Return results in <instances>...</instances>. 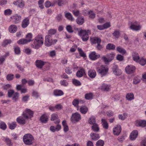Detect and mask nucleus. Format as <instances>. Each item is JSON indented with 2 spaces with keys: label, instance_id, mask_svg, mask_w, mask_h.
Instances as JSON below:
<instances>
[{
  "label": "nucleus",
  "instance_id": "1",
  "mask_svg": "<svg viewBox=\"0 0 146 146\" xmlns=\"http://www.w3.org/2000/svg\"><path fill=\"white\" fill-rule=\"evenodd\" d=\"M43 42L44 39L42 35H38L35 38L32 47L36 49H38L42 46Z\"/></svg>",
  "mask_w": 146,
  "mask_h": 146
},
{
  "label": "nucleus",
  "instance_id": "2",
  "mask_svg": "<svg viewBox=\"0 0 146 146\" xmlns=\"http://www.w3.org/2000/svg\"><path fill=\"white\" fill-rule=\"evenodd\" d=\"M91 33V31L89 30H84L81 29L78 31V35L81 37L82 40L84 41H87L89 39V35Z\"/></svg>",
  "mask_w": 146,
  "mask_h": 146
},
{
  "label": "nucleus",
  "instance_id": "3",
  "mask_svg": "<svg viewBox=\"0 0 146 146\" xmlns=\"http://www.w3.org/2000/svg\"><path fill=\"white\" fill-rule=\"evenodd\" d=\"M23 139L25 144L27 145H30L33 143L34 138L31 135L28 133L24 135Z\"/></svg>",
  "mask_w": 146,
  "mask_h": 146
},
{
  "label": "nucleus",
  "instance_id": "4",
  "mask_svg": "<svg viewBox=\"0 0 146 146\" xmlns=\"http://www.w3.org/2000/svg\"><path fill=\"white\" fill-rule=\"evenodd\" d=\"M141 26L138 22L135 21L131 23L129 27L133 31H138L141 29Z\"/></svg>",
  "mask_w": 146,
  "mask_h": 146
},
{
  "label": "nucleus",
  "instance_id": "5",
  "mask_svg": "<svg viewBox=\"0 0 146 146\" xmlns=\"http://www.w3.org/2000/svg\"><path fill=\"white\" fill-rule=\"evenodd\" d=\"M115 55L114 53H111L107 54L106 57L105 56H103L102 58V59L106 63L107 62H111L113 60Z\"/></svg>",
  "mask_w": 146,
  "mask_h": 146
},
{
  "label": "nucleus",
  "instance_id": "6",
  "mask_svg": "<svg viewBox=\"0 0 146 146\" xmlns=\"http://www.w3.org/2000/svg\"><path fill=\"white\" fill-rule=\"evenodd\" d=\"M108 68L104 65H102L100 68H98L97 71L101 74L102 76L106 75L108 71Z\"/></svg>",
  "mask_w": 146,
  "mask_h": 146
},
{
  "label": "nucleus",
  "instance_id": "7",
  "mask_svg": "<svg viewBox=\"0 0 146 146\" xmlns=\"http://www.w3.org/2000/svg\"><path fill=\"white\" fill-rule=\"evenodd\" d=\"M25 112L23 114V118L27 119L31 118L33 117V112L30 109H27L25 110Z\"/></svg>",
  "mask_w": 146,
  "mask_h": 146
},
{
  "label": "nucleus",
  "instance_id": "8",
  "mask_svg": "<svg viewBox=\"0 0 146 146\" xmlns=\"http://www.w3.org/2000/svg\"><path fill=\"white\" fill-rule=\"evenodd\" d=\"M135 67L131 65H128L125 68L126 72L128 74H131L134 73L135 70Z\"/></svg>",
  "mask_w": 146,
  "mask_h": 146
},
{
  "label": "nucleus",
  "instance_id": "9",
  "mask_svg": "<svg viewBox=\"0 0 146 146\" xmlns=\"http://www.w3.org/2000/svg\"><path fill=\"white\" fill-rule=\"evenodd\" d=\"M45 44L46 46H50L53 44V40L50 35H47L45 37Z\"/></svg>",
  "mask_w": 146,
  "mask_h": 146
},
{
  "label": "nucleus",
  "instance_id": "10",
  "mask_svg": "<svg viewBox=\"0 0 146 146\" xmlns=\"http://www.w3.org/2000/svg\"><path fill=\"white\" fill-rule=\"evenodd\" d=\"M121 131V126L117 125L114 127L113 129V132L114 135L118 136L120 134Z\"/></svg>",
  "mask_w": 146,
  "mask_h": 146
},
{
  "label": "nucleus",
  "instance_id": "11",
  "mask_svg": "<svg viewBox=\"0 0 146 146\" xmlns=\"http://www.w3.org/2000/svg\"><path fill=\"white\" fill-rule=\"evenodd\" d=\"M10 18L12 19L13 21L16 24L20 22L21 19V16L20 15L15 14L11 17Z\"/></svg>",
  "mask_w": 146,
  "mask_h": 146
},
{
  "label": "nucleus",
  "instance_id": "12",
  "mask_svg": "<svg viewBox=\"0 0 146 146\" xmlns=\"http://www.w3.org/2000/svg\"><path fill=\"white\" fill-rule=\"evenodd\" d=\"M135 125L137 127H144L146 126V121L144 120H137L135 122Z\"/></svg>",
  "mask_w": 146,
  "mask_h": 146
},
{
  "label": "nucleus",
  "instance_id": "13",
  "mask_svg": "<svg viewBox=\"0 0 146 146\" xmlns=\"http://www.w3.org/2000/svg\"><path fill=\"white\" fill-rule=\"evenodd\" d=\"M90 58L92 60H95L100 57V54H98L96 52L93 51L90 53L89 55Z\"/></svg>",
  "mask_w": 146,
  "mask_h": 146
},
{
  "label": "nucleus",
  "instance_id": "14",
  "mask_svg": "<svg viewBox=\"0 0 146 146\" xmlns=\"http://www.w3.org/2000/svg\"><path fill=\"white\" fill-rule=\"evenodd\" d=\"M113 74L115 75L119 76L121 73V70L118 69L117 66L115 65L113 66Z\"/></svg>",
  "mask_w": 146,
  "mask_h": 146
},
{
  "label": "nucleus",
  "instance_id": "15",
  "mask_svg": "<svg viewBox=\"0 0 146 146\" xmlns=\"http://www.w3.org/2000/svg\"><path fill=\"white\" fill-rule=\"evenodd\" d=\"M46 62L41 60H37L35 62V65L38 68L41 69L45 64Z\"/></svg>",
  "mask_w": 146,
  "mask_h": 146
},
{
  "label": "nucleus",
  "instance_id": "16",
  "mask_svg": "<svg viewBox=\"0 0 146 146\" xmlns=\"http://www.w3.org/2000/svg\"><path fill=\"white\" fill-rule=\"evenodd\" d=\"M13 4L20 8L23 7L25 5L24 1L22 0H19L16 1H14L13 2Z\"/></svg>",
  "mask_w": 146,
  "mask_h": 146
},
{
  "label": "nucleus",
  "instance_id": "17",
  "mask_svg": "<svg viewBox=\"0 0 146 146\" xmlns=\"http://www.w3.org/2000/svg\"><path fill=\"white\" fill-rule=\"evenodd\" d=\"M61 127L60 125L58 124L56 127L54 126H51L50 127V129L51 131L54 132L59 131L61 129Z\"/></svg>",
  "mask_w": 146,
  "mask_h": 146
},
{
  "label": "nucleus",
  "instance_id": "18",
  "mask_svg": "<svg viewBox=\"0 0 146 146\" xmlns=\"http://www.w3.org/2000/svg\"><path fill=\"white\" fill-rule=\"evenodd\" d=\"M138 132L137 130H134L131 133L130 135V138L131 140H133L135 139L138 135Z\"/></svg>",
  "mask_w": 146,
  "mask_h": 146
},
{
  "label": "nucleus",
  "instance_id": "19",
  "mask_svg": "<svg viewBox=\"0 0 146 146\" xmlns=\"http://www.w3.org/2000/svg\"><path fill=\"white\" fill-rule=\"evenodd\" d=\"M29 19L28 18H25L23 19L22 24V27L23 28L26 27L29 24Z\"/></svg>",
  "mask_w": 146,
  "mask_h": 146
},
{
  "label": "nucleus",
  "instance_id": "20",
  "mask_svg": "<svg viewBox=\"0 0 146 146\" xmlns=\"http://www.w3.org/2000/svg\"><path fill=\"white\" fill-rule=\"evenodd\" d=\"M17 29V27L15 25H11L9 28V31L12 33H14L16 32Z\"/></svg>",
  "mask_w": 146,
  "mask_h": 146
},
{
  "label": "nucleus",
  "instance_id": "21",
  "mask_svg": "<svg viewBox=\"0 0 146 146\" xmlns=\"http://www.w3.org/2000/svg\"><path fill=\"white\" fill-rule=\"evenodd\" d=\"M88 74L90 78H94L96 76V73L94 70H90L88 71Z\"/></svg>",
  "mask_w": 146,
  "mask_h": 146
},
{
  "label": "nucleus",
  "instance_id": "22",
  "mask_svg": "<svg viewBox=\"0 0 146 146\" xmlns=\"http://www.w3.org/2000/svg\"><path fill=\"white\" fill-rule=\"evenodd\" d=\"M90 136L92 139L94 141L97 140L100 138L99 135L96 133H91L90 134Z\"/></svg>",
  "mask_w": 146,
  "mask_h": 146
},
{
  "label": "nucleus",
  "instance_id": "23",
  "mask_svg": "<svg viewBox=\"0 0 146 146\" xmlns=\"http://www.w3.org/2000/svg\"><path fill=\"white\" fill-rule=\"evenodd\" d=\"M84 20L83 17L79 16L76 20L77 23L80 25H82L84 22Z\"/></svg>",
  "mask_w": 146,
  "mask_h": 146
},
{
  "label": "nucleus",
  "instance_id": "24",
  "mask_svg": "<svg viewBox=\"0 0 146 146\" xmlns=\"http://www.w3.org/2000/svg\"><path fill=\"white\" fill-rule=\"evenodd\" d=\"M85 74V70L82 68L78 71L76 73V76L78 77H81Z\"/></svg>",
  "mask_w": 146,
  "mask_h": 146
},
{
  "label": "nucleus",
  "instance_id": "25",
  "mask_svg": "<svg viewBox=\"0 0 146 146\" xmlns=\"http://www.w3.org/2000/svg\"><path fill=\"white\" fill-rule=\"evenodd\" d=\"M102 125L103 128L105 129H108L109 127V125L105 119H102Z\"/></svg>",
  "mask_w": 146,
  "mask_h": 146
},
{
  "label": "nucleus",
  "instance_id": "26",
  "mask_svg": "<svg viewBox=\"0 0 146 146\" xmlns=\"http://www.w3.org/2000/svg\"><path fill=\"white\" fill-rule=\"evenodd\" d=\"M91 41L93 44L100 43L101 41V40L97 37H94L91 38Z\"/></svg>",
  "mask_w": 146,
  "mask_h": 146
},
{
  "label": "nucleus",
  "instance_id": "27",
  "mask_svg": "<svg viewBox=\"0 0 146 146\" xmlns=\"http://www.w3.org/2000/svg\"><path fill=\"white\" fill-rule=\"evenodd\" d=\"M9 128L11 130L14 129L16 127L17 125L15 122H13L8 124Z\"/></svg>",
  "mask_w": 146,
  "mask_h": 146
},
{
  "label": "nucleus",
  "instance_id": "28",
  "mask_svg": "<svg viewBox=\"0 0 146 146\" xmlns=\"http://www.w3.org/2000/svg\"><path fill=\"white\" fill-rule=\"evenodd\" d=\"M65 17L69 20L73 21L74 20V18L72 17L71 14L69 12H64Z\"/></svg>",
  "mask_w": 146,
  "mask_h": 146
},
{
  "label": "nucleus",
  "instance_id": "29",
  "mask_svg": "<svg viewBox=\"0 0 146 146\" xmlns=\"http://www.w3.org/2000/svg\"><path fill=\"white\" fill-rule=\"evenodd\" d=\"M101 89L103 91H108L110 89V86L107 84H103L102 85Z\"/></svg>",
  "mask_w": 146,
  "mask_h": 146
},
{
  "label": "nucleus",
  "instance_id": "30",
  "mask_svg": "<svg viewBox=\"0 0 146 146\" xmlns=\"http://www.w3.org/2000/svg\"><path fill=\"white\" fill-rule=\"evenodd\" d=\"M91 128L93 131L95 132H98L100 131L99 127L97 123L93 125Z\"/></svg>",
  "mask_w": 146,
  "mask_h": 146
},
{
  "label": "nucleus",
  "instance_id": "31",
  "mask_svg": "<svg viewBox=\"0 0 146 146\" xmlns=\"http://www.w3.org/2000/svg\"><path fill=\"white\" fill-rule=\"evenodd\" d=\"M30 42V40H27L25 39H23L19 40L17 42L19 44H23Z\"/></svg>",
  "mask_w": 146,
  "mask_h": 146
},
{
  "label": "nucleus",
  "instance_id": "32",
  "mask_svg": "<svg viewBox=\"0 0 146 146\" xmlns=\"http://www.w3.org/2000/svg\"><path fill=\"white\" fill-rule=\"evenodd\" d=\"M120 32L119 31L116 30L113 33V35L114 36V38L115 39H117L120 36Z\"/></svg>",
  "mask_w": 146,
  "mask_h": 146
},
{
  "label": "nucleus",
  "instance_id": "33",
  "mask_svg": "<svg viewBox=\"0 0 146 146\" xmlns=\"http://www.w3.org/2000/svg\"><path fill=\"white\" fill-rule=\"evenodd\" d=\"M62 124L64 127V131L65 132H67L69 130V129L66 123V121H63L62 122Z\"/></svg>",
  "mask_w": 146,
  "mask_h": 146
},
{
  "label": "nucleus",
  "instance_id": "34",
  "mask_svg": "<svg viewBox=\"0 0 146 146\" xmlns=\"http://www.w3.org/2000/svg\"><path fill=\"white\" fill-rule=\"evenodd\" d=\"M132 57L134 61L136 62H139L140 58L138 53H134L133 54Z\"/></svg>",
  "mask_w": 146,
  "mask_h": 146
},
{
  "label": "nucleus",
  "instance_id": "35",
  "mask_svg": "<svg viewBox=\"0 0 146 146\" xmlns=\"http://www.w3.org/2000/svg\"><path fill=\"white\" fill-rule=\"evenodd\" d=\"M126 98L129 100H131L134 99V96L133 94L129 93L127 94L126 96Z\"/></svg>",
  "mask_w": 146,
  "mask_h": 146
},
{
  "label": "nucleus",
  "instance_id": "36",
  "mask_svg": "<svg viewBox=\"0 0 146 146\" xmlns=\"http://www.w3.org/2000/svg\"><path fill=\"white\" fill-rule=\"evenodd\" d=\"M115 46L113 44L109 43L106 46V48L107 50H114L115 49Z\"/></svg>",
  "mask_w": 146,
  "mask_h": 146
},
{
  "label": "nucleus",
  "instance_id": "37",
  "mask_svg": "<svg viewBox=\"0 0 146 146\" xmlns=\"http://www.w3.org/2000/svg\"><path fill=\"white\" fill-rule=\"evenodd\" d=\"M141 80V78L139 76L135 77L133 80V83L136 84L139 83Z\"/></svg>",
  "mask_w": 146,
  "mask_h": 146
},
{
  "label": "nucleus",
  "instance_id": "38",
  "mask_svg": "<svg viewBox=\"0 0 146 146\" xmlns=\"http://www.w3.org/2000/svg\"><path fill=\"white\" fill-rule=\"evenodd\" d=\"M63 94V93L61 90H56L54 91V95L56 96H61Z\"/></svg>",
  "mask_w": 146,
  "mask_h": 146
},
{
  "label": "nucleus",
  "instance_id": "39",
  "mask_svg": "<svg viewBox=\"0 0 146 146\" xmlns=\"http://www.w3.org/2000/svg\"><path fill=\"white\" fill-rule=\"evenodd\" d=\"M116 50L117 51L122 54H125L126 53V50L121 47L118 46L117 47Z\"/></svg>",
  "mask_w": 146,
  "mask_h": 146
},
{
  "label": "nucleus",
  "instance_id": "40",
  "mask_svg": "<svg viewBox=\"0 0 146 146\" xmlns=\"http://www.w3.org/2000/svg\"><path fill=\"white\" fill-rule=\"evenodd\" d=\"M85 98L87 100L92 99L93 98V94L92 93L86 94L85 95Z\"/></svg>",
  "mask_w": 146,
  "mask_h": 146
},
{
  "label": "nucleus",
  "instance_id": "41",
  "mask_svg": "<svg viewBox=\"0 0 146 146\" xmlns=\"http://www.w3.org/2000/svg\"><path fill=\"white\" fill-rule=\"evenodd\" d=\"M87 108L85 106H81L80 110V111L83 114H85L87 112Z\"/></svg>",
  "mask_w": 146,
  "mask_h": 146
},
{
  "label": "nucleus",
  "instance_id": "42",
  "mask_svg": "<svg viewBox=\"0 0 146 146\" xmlns=\"http://www.w3.org/2000/svg\"><path fill=\"white\" fill-rule=\"evenodd\" d=\"M104 142L103 140L100 139L96 142V146H104Z\"/></svg>",
  "mask_w": 146,
  "mask_h": 146
},
{
  "label": "nucleus",
  "instance_id": "43",
  "mask_svg": "<svg viewBox=\"0 0 146 146\" xmlns=\"http://www.w3.org/2000/svg\"><path fill=\"white\" fill-rule=\"evenodd\" d=\"M19 96V94L18 92L15 93L12 98V100L14 102H16L18 100Z\"/></svg>",
  "mask_w": 146,
  "mask_h": 146
},
{
  "label": "nucleus",
  "instance_id": "44",
  "mask_svg": "<svg viewBox=\"0 0 146 146\" xmlns=\"http://www.w3.org/2000/svg\"><path fill=\"white\" fill-rule=\"evenodd\" d=\"M72 119H80L81 116L78 113L76 112L72 115Z\"/></svg>",
  "mask_w": 146,
  "mask_h": 146
},
{
  "label": "nucleus",
  "instance_id": "45",
  "mask_svg": "<svg viewBox=\"0 0 146 146\" xmlns=\"http://www.w3.org/2000/svg\"><path fill=\"white\" fill-rule=\"evenodd\" d=\"M0 128L3 130H5L7 128V125L6 124L3 122H1L0 123Z\"/></svg>",
  "mask_w": 146,
  "mask_h": 146
},
{
  "label": "nucleus",
  "instance_id": "46",
  "mask_svg": "<svg viewBox=\"0 0 146 146\" xmlns=\"http://www.w3.org/2000/svg\"><path fill=\"white\" fill-rule=\"evenodd\" d=\"M88 13L89 15V17L90 18L92 19H94L95 18L96 15L95 13H93L92 11H89Z\"/></svg>",
  "mask_w": 146,
  "mask_h": 146
},
{
  "label": "nucleus",
  "instance_id": "47",
  "mask_svg": "<svg viewBox=\"0 0 146 146\" xmlns=\"http://www.w3.org/2000/svg\"><path fill=\"white\" fill-rule=\"evenodd\" d=\"M17 122L20 125H24L26 122L25 119H17Z\"/></svg>",
  "mask_w": 146,
  "mask_h": 146
},
{
  "label": "nucleus",
  "instance_id": "48",
  "mask_svg": "<svg viewBox=\"0 0 146 146\" xmlns=\"http://www.w3.org/2000/svg\"><path fill=\"white\" fill-rule=\"evenodd\" d=\"M14 76L13 74H9L7 76V79L8 81H11L13 80L14 78Z\"/></svg>",
  "mask_w": 146,
  "mask_h": 146
},
{
  "label": "nucleus",
  "instance_id": "49",
  "mask_svg": "<svg viewBox=\"0 0 146 146\" xmlns=\"http://www.w3.org/2000/svg\"><path fill=\"white\" fill-rule=\"evenodd\" d=\"M12 13V11L10 9L5 10L4 11V14L5 15H9Z\"/></svg>",
  "mask_w": 146,
  "mask_h": 146
},
{
  "label": "nucleus",
  "instance_id": "50",
  "mask_svg": "<svg viewBox=\"0 0 146 146\" xmlns=\"http://www.w3.org/2000/svg\"><path fill=\"white\" fill-rule=\"evenodd\" d=\"M79 103V101L76 99H74L72 102V104L75 107L78 108V104Z\"/></svg>",
  "mask_w": 146,
  "mask_h": 146
},
{
  "label": "nucleus",
  "instance_id": "51",
  "mask_svg": "<svg viewBox=\"0 0 146 146\" xmlns=\"http://www.w3.org/2000/svg\"><path fill=\"white\" fill-rule=\"evenodd\" d=\"M128 116V114L125 113H123V115L119 114L118 115L119 119H125L127 118Z\"/></svg>",
  "mask_w": 146,
  "mask_h": 146
},
{
  "label": "nucleus",
  "instance_id": "52",
  "mask_svg": "<svg viewBox=\"0 0 146 146\" xmlns=\"http://www.w3.org/2000/svg\"><path fill=\"white\" fill-rule=\"evenodd\" d=\"M138 62L141 65L144 66L146 63V59L145 60L143 58H141L139 59Z\"/></svg>",
  "mask_w": 146,
  "mask_h": 146
},
{
  "label": "nucleus",
  "instance_id": "53",
  "mask_svg": "<svg viewBox=\"0 0 146 146\" xmlns=\"http://www.w3.org/2000/svg\"><path fill=\"white\" fill-rule=\"evenodd\" d=\"M48 32L49 35H54L56 32V30L55 29H51L48 31Z\"/></svg>",
  "mask_w": 146,
  "mask_h": 146
},
{
  "label": "nucleus",
  "instance_id": "54",
  "mask_svg": "<svg viewBox=\"0 0 146 146\" xmlns=\"http://www.w3.org/2000/svg\"><path fill=\"white\" fill-rule=\"evenodd\" d=\"M78 50L81 56L83 57L86 56L85 54L81 48H78Z\"/></svg>",
  "mask_w": 146,
  "mask_h": 146
},
{
  "label": "nucleus",
  "instance_id": "55",
  "mask_svg": "<svg viewBox=\"0 0 146 146\" xmlns=\"http://www.w3.org/2000/svg\"><path fill=\"white\" fill-rule=\"evenodd\" d=\"M66 29L69 33H72L73 32V31L72 29V27L70 25H67L66 27Z\"/></svg>",
  "mask_w": 146,
  "mask_h": 146
},
{
  "label": "nucleus",
  "instance_id": "56",
  "mask_svg": "<svg viewBox=\"0 0 146 146\" xmlns=\"http://www.w3.org/2000/svg\"><path fill=\"white\" fill-rule=\"evenodd\" d=\"M11 42V41L10 40H4L2 44V46H5L6 45Z\"/></svg>",
  "mask_w": 146,
  "mask_h": 146
},
{
  "label": "nucleus",
  "instance_id": "57",
  "mask_svg": "<svg viewBox=\"0 0 146 146\" xmlns=\"http://www.w3.org/2000/svg\"><path fill=\"white\" fill-rule=\"evenodd\" d=\"M5 141L9 146H11L12 145L11 143L10 140L7 137H6Z\"/></svg>",
  "mask_w": 146,
  "mask_h": 146
},
{
  "label": "nucleus",
  "instance_id": "58",
  "mask_svg": "<svg viewBox=\"0 0 146 146\" xmlns=\"http://www.w3.org/2000/svg\"><path fill=\"white\" fill-rule=\"evenodd\" d=\"M73 83L76 86H80L81 84L80 82L79 81L76 79L73 80Z\"/></svg>",
  "mask_w": 146,
  "mask_h": 146
},
{
  "label": "nucleus",
  "instance_id": "59",
  "mask_svg": "<svg viewBox=\"0 0 146 146\" xmlns=\"http://www.w3.org/2000/svg\"><path fill=\"white\" fill-rule=\"evenodd\" d=\"M14 93V91L13 90H9L8 91V96L11 97Z\"/></svg>",
  "mask_w": 146,
  "mask_h": 146
},
{
  "label": "nucleus",
  "instance_id": "60",
  "mask_svg": "<svg viewBox=\"0 0 146 146\" xmlns=\"http://www.w3.org/2000/svg\"><path fill=\"white\" fill-rule=\"evenodd\" d=\"M31 52V50L29 48H27L25 49L24 52L28 55L30 54Z\"/></svg>",
  "mask_w": 146,
  "mask_h": 146
},
{
  "label": "nucleus",
  "instance_id": "61",
  "mask_svg": "<svg viewBox=\"0 0 146 146\" xmlns=\"http://www.w3.org/2000/svg\"><path fill=\"white\" fill-rule=\"evenodd\" d=\"M88 122L89 124L93 125L96 123L95 119H89L88 120Z\"/></svg>",
  "mask_w": 146,
  "mask_h": 146
},
{
  "label": "nucleus",
  "instance_id": "62",
  "mask_svg": "<svg viewBox=\"0 0 146 146\" xmlns=\"http://www.w3.org/2000/svg\"><path fill=\"white\" fill-rule=\"evenodd\" d=\"M65 72L68 74H70L72 72L71 68L69 67L66 68L65 69Z\"/></svg>",
  "mask_w": 146,
  "mask_h": 146
},
{
  "label": "nucleus",
  "instance_id": "63",
  "mask_svg": "<svg viewBox=\"0 0 146 146\" xmlns=\"http://www.w3.org/2000/svg\"><path fill=\"white\" fill-rule=\"evenodd\" d=\"M14 51L15 54H19L20 53V50L19 47H17L15 48Z\"/></svg>",
  "mask_w": 146,
  "mask_h": 146
},
{
  "label": "nucleus",
  "instance_id": "64",
  "mask_svg": "<svg viewBox=\"0 0 146 146\" xmlns=\"http://www.w3.org/2000/svg\"><path fill=\"white\" fill-rule=\"evenodd\" d=\"M45 6L47 8L50 7L51 5V3L48 1H46L45 3Z\"/></svg>",
  "mask_w": 146,
  "mask_h": 146
}]
</instances>
